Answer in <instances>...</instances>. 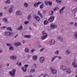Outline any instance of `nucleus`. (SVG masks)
I'll return each instance as SVG.
<instances>
[{
	"instance_id": "obj_1",
	"label": "nucleus",
	"mask_w": 77,
	"mask_h": 77,
	"mask_svg": "<svg viewBox=\"0 0 77 77\" xmlns=\"http://www.w3.org/2000/svg\"><path fill=\"white\" fill-rule=\"evenodd\" d=\"M15 72H16V70H15V69H13L12 71L9 72V73L11 76L12 77H14L15 75Z\"/></svg>"
},
{
	"instance_id": "obj_2",
	"label": "nucleus",
	"mask_w": 77,
	"mask_h": 77,
	"mask_svg": "<svg viewBox=\"0 0 77 77\" xmlns=\"http://www.w3.org/2000/svg\"><path fill=\"white\" fill-rule=\"evenodd\" d=\"M42 34L43 36H42L41 37V39L42 40H44L46 38H47V33L45 32L44 31H43L42 32Z\"/></svg>"
},
{
	"instance_id": "obj_3",
	"label": "nucleus",
	"mask_w": 77,
	"mask_h": 77,
	"mask_svg": "<svg viewBox=\"0 0 77 77\" xmlns=\"http://www.w3.org/2000/svg\"><path fill=\"white\" fill-rule=\"evenodd\" d=\"M50 69L51 71V73L52 74H56V72H57V71H56V70L54 69L52 67H51L50 68Z\"/></svg>"
},
{
	"instance_id": "obj_4",
	"label": "nucleus",
	"mask_w": 77,
	"mask_h": 77,
	"mask_svg": "<svg viewBox=\"0 0 77 77\" xmlns=\"http://www.w3.org/2000/svg\"><path fill=\"white\" fill-rule=\"evenodd\" d=\"M55 17L53 16H52L51 17H50V18L48 19V20L49 22H53L54 20V18Z\"/></svg>"
},
{
	"instance_id": "obj_5",
	"label": "nucleus",
	"mask_w": 77,
	"mask_h": 77,
	"mask_svg": "<svg viewBox=\"0 0 77 77\" xmlns=\"http://www.w3.org/2000/svg\"><path fill=\"white\" fill-rule=\"evenodd\" d=\"M51 28V29H54L57 27V25L54 24H50Z\"/></svg>"
},
{
	"instance_id": "obj_6",
	"label": "nucleus",
	"mask_w": 77,
	"mask_h": 77,
	"mask_svg": "<svg viewBox=\"0 0 77 77\" xmlns=\"http://www.w3.org/2000/svg\"><path fill=\"white\" fill-rule=\"evenodd\" d=\"M75 14H74V16L75 18L77 19V7H76L75 10Z\"/></svg>"
},
{
	"instance_id": "obj_7",
	"label": "nucleus",
	"mask_w": 77,
	"mask_h": 77,
	"mask_svg": "<svg viewBox=\"0 0 77 77\" xmlns=\"http://www.w3.org/2000/svg\"><path fill=\"white\" fill-rule=\"evenodd\" d=\"M41 2H38L35 3L34 6L35 7H38V5H40V4H41Z\"/></svg>"
},
{
	"instance_id": "obj_8",
	"label": "nucleus",
	"mask_w": 77,
	"mask_h": 77,
	"mask_svg": "<svg viewBox=\"0 0 77 77\" xmlns=\"http://www.w3.org/2000/svg\"><path fill=\"white\" fill-rule=\"evenodd\" d=\"M44 60V57H42L40 58L39 61L40 63H43Z\"/></svg>"
},
{
	"instance_id": "obj_9",
	"label": "nucleus",
	"mask_w": 77,
	"mask_h": 77,
	"mask_svg": "<svg viewBox=\"0 0 77 77\" xmlns=\"http://www.w3.org/2000/svg\"><path fill=\"white\" fill-rule=\"evenodd\" d=\"M65 7H62L60 10V14H62L63 13V10L65 9Z\"/></svg>"
},
{
	"instance_id": "obj_10",
	"label": "nucleus",
	"mask_w": 77,
	"mask_h": 77,
	"mask_svg": "<svg viewBox=\"0 0 77 77\" xmlns=\"http://www.w3.org/2000/svg\"><path fill=\"white\" fill-rule=\"evenodd\" d=\"M16 14L17 15H20L21 14V11H17L16 12Z\"/></svg>"
},
{
	"instance_id": "obj_11",
	"label": "nucleus",
	"mask_w": 77,
	"mask_h": 77,
	"mask_svg": "<svg viewBox=\"0 0 77 77\" xmlns=\"http://www.w3.org/2000/svg\"><path fill=\"white\" fill-rule=\"evenodd\" d=\"M20 44V42H17L14 43V45H15V46H16V47H18V46H19Z\"/></svg>"
},
{
	"instance_id": "obj_12",
	"label": "nucleus",
	"mask_w": 77,
	"mask_h": 77,
	"mask_svg": "<svg viewBox=\"0 0 77 77\" xmlns=\"http://www.w3.org/2000/svg\"><path fill=\"white\" fill-rule=\"evenodd\" d=\"M23 37H24V38H31V36L30 35H26L23 36Z\"/></svg>"
},
{
	"instance_id": "obj_13",
	"label": "nucleus",
	"mask_w": 77,
	"mask_h": 77,
	"mask_svg": "<svg viewBox=\"0 0 77 77\" xmlns=\"http://www.w3.org/2000/svg\"><path fill=\"white\" fill-rule=\"evenodd\" d=\"M55 43V41H54V40H52L50 41L51 45H54Z\"/></svg>"
},
{
	"instance_id": "obj_14",
	"label": "nucleus",
	"mask_w": 77,
	"mask_h": 77,
	"mask_svg": "<svg viewBox=\"0 0 77 77\" xmlns=\"http://www.w3.org/2000/svg\"><path fill=\"white\" fill-rule=\"evenodd\" d=\"M72 64L73 66L75 68H76V67H77V64L75 62H73V63H72Z\"/></svg>"
},
{
	"instance_id": "obj_15",
	"label": "nucleus",
	"mask_w": 77,
	"mask_h": 77,
	"mask_svg": "<svg viewBox=\"0 0 77 77\" xmlns=\"http://www.w3.org/2000/svg\"><path fill=\"white\" fill-rule=\"evenodd\" d=\"M61 69H63L64 71L66 70V67L65 66H61L60 67Z\"/></svg>"
},
{
	"instance_id": "obj_16",
	"label": "nucleus",
	"mask_w": 77,
	"mask_h": 77,
	"mask_svg": "<svg viewBox=\"0 0 77 77\" xmlns=\"http://www.w3.org/2000/svg\"><path fill=\"white\" fill-rule=\"evenodd\" d=\"M33 60H37V59L38 58V57L36 56V55H35L34 56H33Z\"/></svg>"
},
{
	"instance_id": "obj_17",
	"label": "nucleus",
	"mask_w": 77,
	"mask_h": 77,
	"mask_svg": "<svg viewBox=\"0 0 77 77\" xmlns=\"http://www.w3.org/2000/svg\"><path fill=\"white\" fill-rule=\"evenodd\" d=\"M66 71L68 72V73H69V74H70V73L71 72V70L69 69H67L66 70Z\"/></svg>"
},
{
	"instance_id": "obj_18",
	"label": "nucleus",
	"mask_w": 77,
	"mask_h": 77,
	"mask_svg": "<svg viewBox=\"0 0 77 77\" xmlns=\"http://www.w3.org/2000/svg\"><path fill=\"white\" fill-rule=\"evenodd\" d=\"M6 29L8 30H9L10 31H12V28L10 27H6Z\"/></svg>"
},
{
	"instance_id": "obj_19",
	"label": "nucleus",
	"mask_w": 77,
	"mask_h": 77,
	"mask_svg": "<svg viewBox=\"0 0 77 77\" xmlns=\"http://www.w3.org/2000/svg\"><path fill=\"white\" fill-rule=\"evenodd\" d=\"M35 18L36 19V20H37V21H39L40 18L38 16H35Z\"/></svg>"
},
{
	"instance_id": "obj_20",
	"label": "nucleus",
	"mask_w": 77,
	"mask_h": 77,
	"mask_svg": "<svg viewBox=\"0 0 77 77\" xmlns=\"http://www.w3.org/2000/svg\"><path fill=\"white\" fill-rule=\"evenodd\" d=\"M17 29L19 30H22V29H23V26L22 25H21L19 27L17 28Z\"/></svg>"
},
{
	"instance_id": "obj_21",
	"label": "nucleus",
	"mask_w": 77,
	"mask_h": 77,
	"mask_svg": "<svg viewBox=\"0 0 77 77\" xmlns=\"http://www.w3.org/2000/svg\"><path fill=\"white\" fill-rule=\"evenodd\" d=\"M48 23V22L46 20H45L44 22V25H46Z\"/></svg>"
},
{
	"instance_id": "obj_22",
	"label": "nucleus",
	"mask_w": 77,
	"mask_h": 77,
	"mask_svg": "<svg viewBox=\"0 0 77 77\" xmlns=\"http://www.w3.org/2000/svg\"><path fill=\"white\" fill-rule=\"evenodd\" d=\"M22 70H23V72H26L27 68L26 67H23L22 68Z\"/></svg>"
},
{
	"instance_id": "obj_23",
	"label": "nucleus",
	"mask_w": 77,
	"mask_h": 77,
	"mask_svg": "<svg viewBox=\"0 0 77 77\" xmlns=\"http://www.w3.org/2000/svg\"><path fill=\"white\" fill-rule=\"evenodd\" d=\"M3 20L4 21H5V22L6 23H8V20L6 18V17H4Z\"/></svg>"
},
{
	"instance_id": "obj_24",
	"label": "nucleus",
	"mask_w": 77,
	"mask_h": 77,
	"mask_svg": "<svg viewBox=\"0 0 77 77\" xmlns=\"http://www.w3.org/2000/svg\"><path fill=\"white\" fill-rule=\"evenodd\" d=\"M12 11H13L12 10V8H11L9 9L8 10V12H9L10 13H12Z\"/></svg>"
},
{
	"instance_id": "obj_25",
	"label": "nucleus",
	"mask_w": 77,
	"mask_h": 77,
	"mask_svg": "<svg viewBox=\"0 0 77 77\" xmlns=\"http://www.w3.org/2000/svg\"><path fill=\"white\" fill-rule=\"evenodd\" d=\"M6 36H9V32H6L5 33Z\"/></svg>"
},
{
	"instance_id": "obj_26",
	"label": "nucleus",
	"mask_w": 77,
	"mask_h": 77,
	"mask_svg": "<svg viewBox=\"0 0 77 77\" xmlns=\"http://www.w3.org/2000/svg\"><path fill=\"white\" fill-rule=\"evenodd\" d=\"M24 6H25V8H27V7L29 6V5L27 3H25L24 4Z\"/></svg>"
},
{
	"instance_id": "obj_27",
	"label": "nucleus",
	"mask_w": 77,
	"mask_h": 77,
	"mask_svg": "<svg viewBox=\"0 0 77 77\" xmlns=\"http://www.w3.org/2000/svg\"><path fill=\"white\" fill-rule=\"evenodd\" d=\"M74 36L75 39H77V32H75L74 34Z\"/></svg>"
},
{
	"instance_id": "obj_28",
	"label": "nucleus",
	"mask_w": 77,
	"mask_h": 77,
	"mask_svg": "<svg viewBox=\"0 0 77 77\" xmlns=\"http://www.w3.org/2000/svg\"><path fill=\"white\" fill-rule=\"evenodd\" d=\"M29 50L28 49V48H26L25 49V51L26 53H29Z\"/></svg>"
},
{
	"instance_id": "obj_29",
	"label": "nucleus",
	"mask_w": 77,
	"mask_h": 77,
	"mask_svg": "<svg viewBox=\"0 0 77 77\" xmlns=\"http://www.w3.org/2000/svg\"><path fill=\"white\" fill-rule=\"evenodd\" d=\"M11 2V1L10 0H7V1L5 2V3L7 4H9Z\"/></svg>"
},
{
	"instance_id": "obj_30",
	"label": "nucleus",
	"mask_w": 77,
	"mask_h": 77,
	"mask_svg": "<svg viewBox=\"0 0 77 77\" xmlns=\"http://www.w3.org/2000/svg\"><path fill=\"white\" fill-rule=\"evenodd\" d=\"M31 18L32 17H31V15H30V14H29L28 16L27 19L28 20H29L30 19H31Z\"/></svg>"
},
{
	"instance_id": "obj_31",
	"label": "nucleus",
	"mask_w": 77,
	"mask_h": 77,
	"mask_svg": "<svg viewBox=\"0 0 77 77\" xmlns=\"http://www.w3.org/2000/svg\"><path fill=\"white\" fill-rule=\"evenodd\" d=\"M6 44L7 46H8L9 47H11L12 45L11 43H6Z\"/></svg>"
},
{
	"instance_id": "obj_32",
	"label": "nucleus",
	"mask_w": 77,
	"mask_h": 77,
	"mask_svg": "<svg viewBox=\"0 0 77 77\" xmlns=\"http://www.w3.org/2000/svg\"><path fill=\"white\" fill-rule=\"evenodd\" d=\"M9 50H14V47L12 46H11L9 48Z\"/></svg>"
},
{
	"instance_id": "obj_33",
	"label": "nucleus",
	"mask_w": 77,
	"mask_h": 77,
	"mask_svg": "<svg viewBox=\"0 0 77 77\" xmlns=\"http://www.w3.org/2000/svg\"><path fill=\"white\" fill-rule=\"evenodd\" d=\"M52 3H53L52 2H50V1H48V4L49 6H51V5H52Z\"/></svg>"
},
{
	"instance_id": "obj_34",
	"label": "nucleus",
	"mask_w": 77,
	"mask_h": 77,
	"mask_svg": "<svg viewBox=\"0 0 77 77\" xmlns=\"http://www.w3.org/2000/svg\"><path fill=\"white\" fill-rule=\"evenodd\" d=\"M59 51H58V50H57L56 52H54V53L55 54H59Z\"/></svg>"
},
{
	"instance_id": "obj_35",
	"label": "nucleus",
	"mask_w": 77,
	"mask_h": 77,
	"mask_svg": "<svg viewBox=\"0 0 77 77\" xmlns=\"http://www.w3.org/2000/svg\"><path fill=\"white\" fill-rule=\"evenodd\" d=\"M56 1H57V2L58 3H59L62 2V1L60 0H56Z\"/></svg>"
},
{
	"instance_id": "obj_36",
	"label": "nucleus",
	"mask_w": 77,
	"mask_h": 77,
	"mask_svg": "<svg viewBox=\"0 0 77 77\" xmlns=\"http://www.w3.org/2000/svg\"><path fill=\"white\" fill-rule=\"evenodd\" d=\"M43 4H42L41 5H40V8L41 9H42L43 8Z\"/></svg>"
},
{
	"instance_id": "obj_37",
	"label": "nucleus",
	"mask_w": 77,
	"mask_h": 77,
	"mask_svg": "<svg viewBox=\"0 0 77 77\" xmlns=\"http://www.w3.org/2000/svg\"><path fill=\"white\" fill-rule=\"evenodd\" d=\"M29 23V21H26V22H24V23L25 24H27Z\"/></svg>"
},
{
	"instance_id": "obj_38",
	"label": "nucleus",
	"mask_w": 77,
	"mask_h": 77,
	"mask_svg": "<svg viewBox=\"0 0 77 77\" xmlns=\"http://www.w3.org/2000/svg\"><path fill=\"white\" fill-rule=\"evenodd\" d=\"M14 56H11L10 57V59L12 60H14Z\"/></svg>"
},
{
	"instance_id": "obj_39",
	"label": "nucleus",
	"mask_w": 77,
	"mask_h": 77,
	"mask_svg": "<svg viewBox=\"0 0 77 77\" xmlns=\"http://www.w3.org/2000/svg\"><path fill=\"white\" fill-rule=\"evenodd\" d=\"M12 35H13V33L12 32H9V36H12Z\"/></svg>"
},
{
	"instance_id": "obj_40",
	"label": "nucleus",
	"mask_w": 77,
	"mask_h": 77,
	"mask_svg": "<svg viewBox=\"0 0 77 77\" xmlns=\"http://www.w3.org/2000/svg\"><path fill=\"white\" fill-rule=\"evenodd\" d=\"M60 41H61V42H63V38H61L59 40Z\"/></svg>"
},
{
	"instance_id": "obj_41",
	"label": "nucleus",
	"mask_w": 77,
	"mask_h": 77,
	"mask_svg": "<svg viewBox=\"0 0 77 77\" xmlns=\"http://www.w3.org/2000/svg\"><path fill=\"white\" fill-rule=\"evenodd\" d=\"M70 53V52H69V51H68L67 50L66 51V54H69V53Z\"/></svg>"
},
{
	"instance_id": "obj_42",
	"label": "nucleus",
	"mask_w": 77,
	"mask_h": 77,
	"mask_svg": "<svg viewBox=\"0 0 77 77\" xmlns=\"http://www.w3.org/2000/svg\"><path fill=\"white\" fill-rule=\"evenodd\" d=\"M6 26H3V27H1V29H5V28H6Z\"/></svg>"
},
{
	"instance_id": "obj_43",
	"label": "nucleus",
	"mask_w": 77,
	"mask_h": 77,
	"mask_svg": "<svg viewBox=\"0 0 77 77\" xmlns=\"http://www.w3.org/2000/svg\"><path fill=\"white\" fill-rule=\"evenodd\" d=\"M29 66V65L28 64H25L24 66H25V68H26Z\"/></svg>"
},
{
	"instance_id": "obj_44",
	"label": "nucleus",
	"mask_w": 77,
	"mask_h": 77,
	"mask_svg": "<svg viewBox=\"0 0 77 77\" xmlns=\"http://www.w3.org/2000/svg\"><path fill=\"white\" fill-rule=\"evenodd\" d=\"M55 58L53 57L51 60V62H53V61L54 60Z\"/></svg>"
},
{
	"instance_id": "obj_45",
	"label": "nucleus",
	"mask_w": 77,
	"mask_h": 77,
	"mask_svg": "<svg viewBox=\"0 0 77 77\" xmlns=\"http://www.w3.org/2000/svg\"><path fill=\"white\" fill-rule=\"evenodd\" d=\"M45 3L46 5H48V2H45Z\"/></svg>"
},
{
	"instance_id": "obj_46",
	"label": "nucleus",
	"mask_w": 77,
	"mask_h": 77,
	"mask_svg": "<svg viewBox=\"0 0 77 77\" xmlns=\"http://www.w3.org/2000/svg\"><path fill=\"white\" fill-rule=\"evenodd\" d=\"M50 12H51V15H52V14H53V12H54V11H49V13H50Z\"/></svg>"
},
{
	"instance_id": "obj_47",
	"label": "nucleus",
	"mask_w": 77,
	"mask_h": 77,
	"mask_svg": "<svg viewBox=\"0 0 77 77\" xmlns=\"http://www.w3.org/2000/svg\"><path fill=\"white\" fill-rule=\"evenodd\" d=\"M33 68H36V65L35 64H34L33 65Z\"/></svg>"
},
{
	"instance_id": "obj_48",
	"label": "nucleus",
	"mask_w": 77,
	"mask_h": 77,
	"mask_svg": "<svg viewBox=\"0 0 77 77\" xmlns=\"http://www.w3.org/2000/svg\"><path fill=\"white\" fill-rule=\"evenodd\" d=\"M73 24L74 22H70V24L71 25H72V24Z\"/></svg>"
},
{
	"instance_id": "obj_49",
	"label": "nucleus",
	"mask_w": 77,
	"mask_h": 77,
	"mask_svg": "<svg viewBox=\"0 0 77 77\" xmlns=\"http://www.w3.org/2000/svg\"><path fill=\"white\" fill-rule=\"evenodd\" d=\"M74 26H75V27H77V23L75 22L74 24Z\"/></svg>"
},
{
	"instance_id": "obj_50",
	"label": "nucleus",
	"mask_w": 77,
	"mask_h": 77,
	"mask_svg": "<svg viewBox=\"0 0 77 77\" xmlns=\"http://www.w3.org/2000/svg\"><path fill=\"white\" fill-rule=\"evenodd\" d=\"M38 15H40V14H41V12H40V11H38Z\"/></svg>"
},
{
	"instance_id": "obj_51",
	"label": "nucleus",
	"mask_w": 77,
	"mask_h": 77,
	"mask_svg": "<svg viewBox=\"0 0 77 77\" xmlns=\"http://www.w3.org/2000/svg\"><path fill=\"white\" fill-rule=\"evenodd\" d=\"M17 57H15V56H14V57H13L14 59H13V60H15V59H17Z\"/></svg>"
},
{
	"instance_id": "obj_52",
	"label": "nucleus",
	"mask_w": 77,
	"mask_h": 77,
	"mask_svg": "<svg viewBox=\"0 0 77 77\" xmlns=\"http://www.w3.org/2000/svg\"><path fill=\"white\" fill-rule=\"evenodd\" d=\"M40 15L41 18H43V16H42V14H40Z\"/></svg>"
},
{
	"instance_id": "obj_53",
	"label": "nucleus",
	"mask_w": 77,
	"mask_h": 77,
	"mask_svg": "<svg viewBox=\"0 0 77 77\" xmlns=\"http://www.w3.org/2000/svg\"><path fill=\"white\" fill-rule=\"evenodd\" d=\"M57 38H58V40H59V39H60L61 38V37L58 36V37Z\"/></svg>"
},
{
	"instance_id": "obj_54",
	"label": "nucleus",
	"mask_w": 77,
	"mask_h": 77,
	"mask_svg": "<svg viewBox=\"0 0 77 77\" xmlns=\"http://www.w3.org/2000/svg\"><path fill=\"white\" fill-rule=\"evenodd\" d=\"M3 13H0V17H2V15H3Z\"/></svg>"
},
{
	"instance_id": "obj_55",
	"label": "nucleus",
	"mask_w": 77,
	"mask_h": 77,
	"mask_svg": "<svg viewBox=\"0 0 77 77\" xmlns=\"http://www.w3.org/2000/svg\"><path fill=\"white\" fill-rule=\"evenodd\" d=\"M43 50H44V48H42L40 50V51H42Z\"/></svg>"
},
{
	"instance_id": "obj_56",
	"label": "nucleus",
	"mask_w": 77,
	"mask_h": 77,
	"mask_svg": "<svg viewBox=\"0 0 77 77\" xmlns=\"http://www.w3.org/2000/svg\"><path fill=\"white\" fill-rule=\"evenodd\" d=\"M41 75H42V76H44V77H46V76L45 75H44L41 74V75L39 76H41Z\"/></svg>"
},
{
	"instance_id": "obj_57",
	"label": "nucleus",
	"mask_w": 77,
	"mask_h": 77,
	"mask_svg": "<svg viewBox=\"0 0 77 77\" xmlns=\"http://www.w3.org/2000/svg\"><path fill=\"white\" fill-rule=\"evenodd\" d=\"M34 51V50L32 49V50H31V53H33L34 52H33Z\"/></svg>"
},
{
	"instance_id": "obj_58",
	"label": "nucleus",
	"mask_w": 77,
	"mask_h": 77,
	"mask_svg": "<svg viewBox=\"0 0 77 77\" xmlns=\"http://www.w3.org/2000/svg\"><path fill=\"white\" fill-rule=\"evenodd\" d=\"M54 11H57V10L56 9V8H54Z\"/></svg>"
},
{
	"instance_id": "obj_59",
	"label": "nucleus",
	"mask_w": 77,
	"mask_h": 77,
	"mask_svg": "<svg viewBox=\"0 0 77 77\" xmlns=\"http://www.w3.org/2000/svg\"><path fill=\"white\" fill-rule=\"evenodd\" d=\"M8 7H4V9H8Z\"/></svg>"
},
{
	"instance_id": "obj_60",
	"label": "nucleus",
	"mask_w": 77,
	"mask_h": 77,
	"mask_svg": "<svg viewBox=\"0 0 77 77\" xmlns=\"http://www.w3.org/2000/svg\"><path fill=\"white\" fill-rule=\"evenodd\" d=\"M19 66H21V62H20L19 63Z\"/></svg>"
},
{
	"instance_id": "obj_61",
	"label": "nucleus",
	"mask_w": 77,
	"mask_h": 77,
	"mask_svg": "<svg viewBox=\"0 0 77 77\" xmlns=\"http://www.w3.org/2000/svg\"><path fill=\"white\" fill-rule=\"evenodd\" d=\"M58 58L59 59H62V58L60 57H58Z\"/></svg>"
},
{
	"instance_id": "obj_62",
	"label": "nucleus",
	"mask_w": 77,
	"mask_h": 77,
	"mask_svg": "<svg viewBox=\"0 0 77 77\" xmlns=\"http://www.w3.org/2000/svg\"><path fill=\"white\" fill-rule=\"evenodd\" d=\"M43 13H44V14H45V13H46V11H43Z\"/></svg>"
},
{
	"instance_id": "obj_63",
	"label": "nucleus",
	"mask_w": 77,
	"mask_h": 77,
	"mask_svg": "<svg viewBox=\"0 0 77 77\" xmlns=\"http://www.w3.org/2000/svg\"><path fill=\"white\" fill-rule=\"evenodd\" d=\"M55 8H56V9L57 10L59 9V8L58 7H57Z\"/></svg>"
},
{
	"instance_id": "obj_64",
	"label": "nucleus",
	"mask_w": 77,
	"mask_h": 77,
	"mask_svg": "<svg viewBox=\"0 0 77 77\" xmlns=\"http://www.w3.org/2000/svg\"><path fill=\"white\" fill-rule=\"evenodd\" d=\"M29 29L30 30H32V28H31V27L30 26V27H29Z\"/></svg>"
}]
</instances>
